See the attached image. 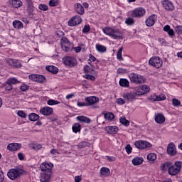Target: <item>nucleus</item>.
Listing matches in <instances>:
<instances>
[{
    "instance_id": "obj_1",
    "label": "nucleus",
    "mask_w": 182,
    "mask_h": 182,
    "mask_svg": "<svg viewBox=\"0 0 182 182\" xmlns=\"http://www.w3.org/2000/svg\"><path fill=\"white\" fill-rule=\"evenodd\" d=\"M40 168L41 170L40 181L50 182V177H52V168H53V164L43 162L40 166Z\"/></svg>"
},
{
    "instance_id": "obj_42",
    "label": "nucleus",
    "mask_w": 182,
    "mask_h": 182,
    "mask_svg": "<svg viewBox=\"0 0 182 182\" xmlns=\"http://www.w3.org/2000/svg\"><path fill=\"white\" fill-rule=\"evenodd\" d=\"M122 52H123V47H121V48L118 50V51H117V59L118 60H119V61L123 60V57L122 56Z\"/></svg>"
},
{
    "instance_id": "obj_7",
    "label": "nucleus",
    "mask_w": 182,
    "mask_h": 182,
    "mask_svg": "<svg viewBox=\"0 0 182 182\" xmlns=\"http://www.w3.org/2000/svg\"><path fill=\"white\" fill-rule=\"evenodd\" d=\"M63 63H64L67 68H75V66L77 65V60H76L75 57L66 56L63 58Z\"/></svg>"
},
{
    "instance_id": "obj_62",
    "label": "nucleus",
    "mask_w": 182,
    "mask_h": 182,
    "mask_svg": "<svg viewBox=\"0 0 182 182\" xmlns=\"http://www.w3.org/2000/svg\"><path fill=\"white\" fill-rule=\"evenodd\" d=\"M106 159L107 161H116V157L114 156H106Z\"/></svg>"
},
{
    "instance_id": "obj_41",
    "label": "nucleus",
    "mask_w": 182,
    "mask_h": 182,
    "mask_svg": "<svg viewBox=\"0 0 182 182\" xmlns=\"http://www.w3.org/2000/svg\"><path fill=\"white\" fill-rule=\"evenodd\" d=\"M6 83H8V85H16V83H19V81H18V80L15 77H11L9 79L7 80Z\"/></svg>"
},
{
    "instance_id": "obj_64",
    "label": "nucleus",
    "mask_w": 182,
    "mask_h": 182,
    "mask_svg": "<svg viewBox=\"0 0 182 182\" xmlns=\"http://www.w3.org/2000/svg\"><path fill=\"white\" fill-rule=\"evenodd\" d=\"M5 180V174L2 172V171H0V182H4Z\"/></svg>"
},
{
    "instance_id": "obj_24",
    "label": "nucleus",
    "mask_w": 182,
    "mask_h": 182,
    "mask_svg": "<svg viewBox=\"0 0 182 182\" xmlns=\"http://www.w3.org/2000/svg\"><path fill=\"white\" fill-rule=\"evenodd\" d=\"M46 69L48 72H50V73H53V75H56V73L59 72V69L55 65H47Z\"/></svg>"
},
{
    "instance_id": "obj_6",
    "label": "nucleus",
    "mask_w": 182,
    "mask_h": 182,
    "mask_svg": "<svg viewBox=\"0 0 182 182\" xmlns=\"http://www.w3.org/2000/svg\"><path fill=\"white\" fill-rule=\"evenodd\" d=\"M146 15V9L143 7H138L131 11L132 18L139 19Z\"/></svg>"
},
{
    "instance_id": "obj_38",
    "label": "nucleus",
    "mask_w": 182,
    "mask_h": 182,
    "mask_svg": "<svg viewBox=\"0 0 182 182\" xmlns=\"http://www.w3.org/2000/svg\"><path fill=\"white\" fill-rule=\"evenodd\" d=\"M119 122L120 124L125 126V127L130 126V121L127 120L125 117H121L119 118Z\"/></svg>"
},
{
    "instance_id": "obj_19",
    "label": "nucleus",
    "mask_w": 182,
    "mask_h": 182,
    "mask_svg": "<svg viewBox=\"0 0 182 182\" xmlns=\"http://www.w3.org/2000/svg\"><path fill=\"white\" fill-rule=\"evenodd\" d=\"M7 63L8 65H9V66H11V68H21L22 64L21 63V62H19V60H15V59H9L7 60Z\"/></svg>"
},
{
    "instance_id": "obj_44",
    "label": "nucleus",
    "mask_w": 182,
    "mask_h": 182,
    "mask_svg": "<svg viewBox=\"0 0 182 182\" xmlns=\"http://www.w3.org/2000/svg\"><path fill=\"white\" fill-rule=\"evenodd\" d=\"M60 103V102L55 100H48L47 102V105H48V106H55L56 105H59Z\"/></svg>"
},
{
    "instance_id": "obj_28",
    "label": "nucleus",
    "mask_w": 182,
    "mask_h": 182,
    "mask_svg": "<svg viewBox=\"0 0 182 182\" xmlns=\"http://www.w3.org/2000/svg\"><path fill=\"white\" fill-rule=\"evenodd\" d=\"M77 120L80 122V123H90V118L85 116H78L77 117Z\"/></svg>"
},
{
    "instance_id": "obj_18",
    "label": "nucleus",
    "mask_w": 182,
    "mask_h": 182,
    "mask_svg": "<svg viewBox=\"0 0 182 182\" xmlns=\"http://www.w3.org/2000/svg\"><path fill=\"white\" fill-rule=\"evenodd\" d=\"M74 11L78 15H85V8L80 4V3H76L74 4Z\"/></svg>"
},
{
    "instance_id": "obj_47",
    "label": "nucleus",
    "mask_w": 182,
    "mask_h": 182,
    "mask_svg": "<svg viewBox=\"0 0 182 182\" xmlns=\"http://www.w3.org/2000/svg\"><path fill=\"white\" fill-rule=\"evenodd\" d=\"M38 9H40V11H46L48 9H49V6L45 4H41L38 5Z\"/></svg>"
},
{
    "instance_id": "obj_54",
    "label": "nucleus",
    "mask_w": 182,
    "mask_h": 182,
    "mask_svg": "<svg viewBox=\"0 0 182 182\" xmlns=\"http://www.w3.org/2000/svg\"><path fill=\"white\" fill-rule=\"evenodd\" d=\"M125 150L127 154H132V151H133V148H132V146H130V144H127L125 147Z\"/></svg>"
},
{
    "instance_id": "obj_14",
    "label": "nucleus",
    "mask_w": 182,
    "mask_h": 182,
    "mask_svg": "<svg viewBox=\"0 0 182 182\" xmlns=\"http://www.w3.org/2000/svg\"><path fill=\"white\" fill-rule=\"evenodd\" d=\"M156 22H157V16L156 14L149 16L145 21V23L149 28L154 26Z\"/></svg>"
},
{
    "instance_id": "obj_10",
    "label": "nucleus",
    "mask_w": 182,
    "mask_h": 182,
    "mask_svg": "<svg viewBox=\"0 0 182 182\" xmlns=\"http://www.w3.org/2000/svg\"><path fill=\"white\" fill-rule=\"evenodd\" d=\"M60 46L61 49L64 52H69L70 50H71V49L73 48V47H72V43L69 42V40L67 38H61Z\"/></svg>"
},
{
    "instance_id": "obj_25",
    "label": "nucleus",
    "mask_w": 182,
    "mask_h": 182,
    "mask_svg": "<svg viewBox=\"0 0 182 182\" xmlns=\"http://www.w3.org/2000/svg\"><path fill=\"white\" fill-rule=\"evenodd\" d=\"M164 32H167L170 38H174V30H173V28H171L169 25H166L164 27Z\"/></svg>"
},
{
    "instance_id": "obj_29",
    "label": "nucleus",
    "mask_w": 182,
    "mask_h": 182,
    "mask_svg": "<svg viewBox=\"0 0 182 182\" xmlns=\"http://www.w3.org/2000/svg\"><path fill=\"white\" fill-rule=\"evenodd\" d=\"M95 48H96V50L100 53H105V52L107 50V48H106V46L101 44H96Z\"/></svg>"
},
{
    "instance_id": "obj_31",
    "label": "nucleus",
    "mask_w": 182,
    "mask_h": 182,
    "mask_svg": "<svg viewBox=\"0 0 182 182\" xmlns=\"http://www.w3.org/2000/svg\"><path fill=\"white\" fill-rule=\"evenodd\" d=\"M141 92L139 95H140L141 96L142 95H146V93H149V92H150V87L147 85H143L141 87Z\"/></svg>"
},
{
    "instance_id": "obj_48",
    "label": "nucleus",
    "mask_w": 182,
    "mask_h": 182,
    "mask_svg": "<svg viewBox=\"0 0 182 182\" xmlns=\"http://www.w3.org/2000/svg\"><path fill=\"white\" fill-rule=\"evenodd\" d=\"M46 79L45 76L37 74V82H38V83H43Z\"/></svg>"
},
{
    "instance_id": "obj_36",
    "label": "nucleus",
    "mask_w": 182,
    "mask_h": 182,
    "mask_svg": "<svg viewBox=\"0 0 182 182\" xmlns=\"http://www.w3.org/2000/svg\"><path fill=\"white\" fill-rule=\"evenodd\" d=\"M39 114H36V113H31L28 115V119L31 122H36L37 120H39Z\"/></svg>"
},
{
    "instance_id": "obj_51",
    "label": "nucleus",
    "mask_w": 182,
    "mask_h": 182,
    "mask_svg": "<svg viewBox=\"0 0 182 182\" xmlns=\"http://www.w3.org/2000/svg\"><path fill=\"white\" fill-rule=\"evenodd\" d=\"M28 79L30 80H33V82H37L38 80V74H31L28 76Z\"/></svg>"
},
{
    "instance_id": "obj_26",
    "label": "nucleus",
    "mask_w": 182,
    "mask_h": 182,
    "mask_svg": "<svg viewBox=\"0 0 182 182\" xmlns=\"http://www.w3.org/2000/svg\"><path fill=\"white\" fill-rule=\"evenodd\" d=\"M119 85L121 87H129L130 86V82L126 78H121L119 81Z\"/></svg>"
},
{
    "instance_id": "obj_3",
    "label": "nucleus",
    "mask_w": 182,
    "mask_h": 182,
    "mask_svg": "<svg viewBox=\"0 0 182 182\" xmlns=\"http://www.w3.org/2000/svg\"><path fill=\"white\" fill-rule=\"evenodd\" d=\"M26 171L22 168H11L7 172V176L10 180L14 181L25 174Z\"/></svg>"
},
{
    "instance_id": "obj_20",
    "label": "nucleus",
    "mask_w": 182,
    "mask_h": 182,
    "mask_svg": "<svg viewBox=\"0 0 182 182\" xmlns=\"http://www.w3.org/2000/svg\"><path fill=\"white\" fill-rule=\"evenodd\" d=\"M105 131L108 134H117L119 132V127L117 126H108L105 127Z\"/></svg>"
},
{
    "instance_id": "obj_60",
    "label": "nucleus",
    "mask_w": 182,
    "mask_h": 182,
    "mask_svg": "<svg viewBox=\"0 0 182 182\" xmlns=\"http://www.w3.org/2000/svg\"><path fill=\"white\" fill-rule=\"evenodd\" d=\"M5 87L6 90H8L9 92H11V90H12V89L14 88L13 85H11V84H8L6 82Z\"/></svg>"
},
{
    "instance_id": "obj_43",
    "label": "nucleus",
    "mask_w": 182,
    "mask_h": 182,
    "mask_svg": "<svg viewBox=\"0 0 182 182\" xmlns=\"http://www.w3.org/2000/svg\"><path fill=\"white\" fill-rule=\"evenodd\" d=\"M29 85L25 82H23L21 85H20V90H21V92H26V90H29Z\"/></svg>"
},
{
    "instance_id": "obj_4",
    "label": "nucleus",
    "mask_w": 182,
    "mask_h": 182,
    "mask_svg": "<svg viewBox=\"0 0 182 182\" xmlns=\"http://www.w3.org/2000/svg\"><path fill=\"white\" fill-rule=\"evenodd\" d=\"M129 79L131 83H134V85H141L145 82L144 77L141 75L140 74H137L135 73H131L129 74Z\"/></svg>"
},
{
    "instance_id": "obj_61",
    "label": "nucleus",
    "mask_w": 182,
    "mask_h": 182,
    "mask_svg": "<svg viewBox=\"0 0 182 182\" xmlns=\"http://www.w3.org/2000/svg\"><path fill=\"white\" fill-rule=\"evenodd\" d=\"M175 31L177 32V33H182V26H176Z\"/></svg>"
},
{
    "instance_id": "obj_5",
    "label": "nucleus",
    "mask_w": 182,
    "mask_h": 182,
    "mask_svg": "<svg viewBox=\"0 0 182 182\" xmlns=\"http://www.w3.org/2000/svg\"><path fill=\"white\" fill-rule=\"evenodd\" d=\"M182 162L180 161H176L173 165H171L168 170V174L170 176H177L178 173L181 171Z\"/></svg>"
},
{
    "instance_id": "obj_37",
    "label": "nucleus",
    "mask_w": 182,
    "mask_h": 182,
    "mask_svg": "<svg viewBox=\"0 0 182 182\" xmlns=\"http://www.w3.org/2000/svg\"><path fill=\"white\" fill-rule=\"evenodd\" d=\"M13 26L16 29H22L23 28V23H22L20 21L15 20L13 22Z\"/></svg>"
},
{
    "instance_id": "obj_33",
    "label": "nucleus",
    "mask_w": 182,
    "mask_h": 182,
    "mask_svg": "<svg viewBox=\"0 0 182 182\" xmlns=\"http://www.w3.org/2000/svg\"><path fill=\"white\" fill-rule=\"evenodd\" d=\"M151 100L152 102H161V100H166V96L154 95L151 97Z\"/></svg>"
},
{
    "instance_id": "obj_22",
    "label": "nucleus",
    "mask_w": 182,
    "mask_h": 182,
    "mask_svg": "<svg viewBox=\"0 0 182 182\" xmlns=\"http://www.w3.org/2000/svg\"><path fill=\"white\" fill-rule=\"evenodd\" d=\"M22 147V144L18 143H11L7 146V149L9 151H16V150H19Z\"/></svg>"
},
{
    "instance_id": "obj_32",
    "label": "nucleus",
    "mask_w": 182,
    "mask_h": 182,
    "mask_svg": "<svg viewBox=\"0 0 182 182\" xmlns=\"http://www.w3.org/2000/svg\"><path fill=\"white\" fill-rule=\"evenodd\" d=\"M135 21L133 18V17H127L125 19L124 23L127 26H133V25H134L135 23Z\"/></svg>"
},
{
    "instance_id": "obj_50",
    "label": "nucleus",
    "mask_w": 182,
    "mask_h": 182,
    "mask_svg": "<svg viewBox=\"0 0 182 182\" xmlns=\"http://www.w3.org/2000/svg\"><path fill=\"white\" fill-rule=\"evenodd\" d=\"M17 114L19 116V117H22V119H26V113H25V112L23 110L18 111Z\"/></svg>"
},
{
    "instance_id": "obj_21",
    "label": "nucleus",
    "mask_w": 182,
    "mask_h": 182,
    "mask_svg": "<svg viewBox=\"0 0 182 182\" xmlns=\"http://www.w3.org/2000/svg\"><path fill=\"white\" fill-rule=\"evenodd\" d=\"M9 4L11 8L16 9L21 8L23 5V3L21 0H9Z\"/></svg>"
},
{
    "instance_id": "obj_59",
    "label": "nucleus",
    "mask_w": 182,
    "mask_h": 182,
    "mask_svg": "<svg viewBox=\"0 0 182 182\" xmlns=\"http://www.w3.org/2000/svg\"><path fill=\"white\" fill-rule=\"evenodd\" d=\"M77 105L78 106V107H87V102H78L77 103Z\"/></svg>"
},
{
    "instance_id": "obj_63",
    "label": "nucleus",
    "mask_w": 182,
    "mask_h": 182,
    "mask_svg": "<svg viewBox=\"0 0 182 182\" xmlns=\"http://www.w3.org/2000/svg\"><path fill=\"white\" fill-rule=\"evenodd\" d=\"M26 6H31L33 5V0H25Z\"/></svg>"
},
{
    "instance_id": "obj_11",
    "label": "nucleus",
    "mask_w": 182,
    "mask_h": 182,
    "mask_svg": "<svg viewBox=\"0 0 182 182\" xmlns=\"http://www.w3.org/2000/svg\"><path fill=\"white\" fill-rule=\"evenodd\" d=\"M80 23H82V17L78 15L72 17L68 21V26H76V25H80Z\"/></svg>"
},
{
    "instance_id": "obj_13",
    "label": "nucleus",
    "mask_w": 182,
    "mask_h": 182,
    "mask_svg": "<svg viewBox=\"0 0 182 182\" xmlns=\"http://www.w3.org/2000/svg\"><path fill=\"white\" fill-rule=\"evenodd\" d=\"M136 96H137V93L132 92H127L123 95V97L124 100H127L128 103L129 102L132 103V102H134V100H136Z\"/></svg>"
},
{
    "instance_id": "obj_23",
    "label": "nucleus",
    "mask_w": 182,
    "mask_h": 182,
    "mask_svg": "<svg viewBox=\"0 0 182 182\" xmlns=\"http://www.w3.org/2000/svg\"><path fill=\"white\" fill-rule=\"evenodd\" d=\"M155 122L159 124H163V123L166 122V118L163 114L158 113L156 115H155Z\"/></svg>"
},
{
    "instance_id": "obj_45",
    "label": "nucleus",
    "mask_w": 182,
    "mask_h": 182,
    "mask_svg": "<svg viewBox=\"0 0 182 182\" xmlns=\"http://www.w3.org/2000/svg\"><path fill=\"white\" fill-rule=\"evenodd\" d=\"M172 105L174 107H178V106H181V102L176 98H173L172 99Z\"/></svg>"
},
{
    "instance_id": "obj_58",
    "label": "nucleus",
    "mask_w": 182,
    "mask_h": 182,
    "mask_svg": "<svg viewBox=\"0 0 182 182\" xmlns=\"http://www.w3.org/2000/svg\"><path fill=\"white\" fill-rule=\"evenodd\" d=\"M117 73H120L121 75H124V73H127V70L120 68L117 69Z\"/></svg>"
},
{
    "instance_id": "obj_17",
    "label": "nucleus",
    "mask_w": 182,
    "mask_h": 182,
    "mask_svg": "<svg viewBox=\"0 0 182 182\" xmlns=\"http://www.w3.org/2000/svg\"><path fill=\"white\" fill-rule=\"evenodd\" d=\"M85 102H86L87 107L93 106L99 102V97L95 96L87 97L85 98Z\"/></svg>"
},
{
    "instance_id": "obj_57",
    "label": "nucleus",
    "mask_w": 182,
    "mask_h": 182,
    "mask_svg": "<svg viewBox=\"0 0 182 182\" xmlns=\"http://www.w3.org/2000/svg\"><path fill=\"white\" fill-rule=\"evenodd\" d=\"M33 150H41L42 149V144H34L33 146Z\"/></svg>"
},
{
    "instance_id": "obj_53",
    "label": "nucleus",
    "mask_w": 182,
    "mask_h": 182,
    "mask_svg": "<svg viewBox=\"0 0 182 182\" xmlns=\"http://www.w3.org/2000/svg\"><path fill=\"white\" fill-rule=\"evenodd\" d=\"M90 32V26L85 25L82 28V33H89Z\"/></svg>"
},
{
    "instance_id": "obj_49",
    "label": "nucleus",
    "mask_w": 182,
    "mask_h": 182,
    "mask_svg": "<svg viewBox=\"0 0 182 182\" xmlns=\"http://www.w3.org/2000/svg\"><path fill=\"white\" fill-rule=\"evenodd\" d=\"M27 13H28V16L29 18H31V19H33L34 16H35V9H32V10H26Z\"/></svg>"
},
{
    "instance_id": "obj_9",
    "label": "nucleus",
    "mask_w": 182,
    "mask_h": 182,
    "mask_svg": "<svg viewBox=\"0 0 182 182\" xmlns=\"http://www.w3.org/2000/svg\"><path fill=\"white\" fill-rule=\"evenodd\" d=\"M134 146L136 149H139V150H144V149H150L151 147H153V145L150 142L143 140L136 141L134 142Z\"/></svg>"
},
{
    "instance_id": "obj_8",
    "label": "nucleus",
    "mask_w": 182,
    "mask_h": 182,
    "mask_svg": "<svg viewBox=\"0 0 182 182\" xmlns=\"http://www.w3.org/2000/svg\"><path fill=\"white\" fill-rule=\"evenodd\" d=\"M149 63L151 66L156 69H160V68L163 66V59L160 58L159 56H154L149 59Z\"/></svg>"
},
{
    "instance_id": "obj_55",
    "label": "nucleus",
    "mask_w": 182,
    "mask_h": 182,
    "mask_svg": "<svg viewBox=\"0 0 182 182\" xmlns=\"http://www.w3.org/2000/svg\"><path fill=\"white\" fill-rule=\"evenodd\" d=\"M77 146H78V147L80 149H85V147H87V142H86V141H81V142H80L78 144Z\"/></svg>"
},
{
    "instance_id": "obj_2",
    "label": "nucleus",
    "mask_w": 182,
    "mask_h": 182,
    "mask_svg": "<svg viewBox=\"0 0 182 182\" xmlns=\"http://www.w3.org/2000/svg\"><path fill=\"white\" fill-rule=\"evenodd\" d=\"M102 32L105 35L109 36L112 39L122 40L123 39V31L114 27L102 28Z\"/></svg>"
},
{
    "instance_id": "obj_27",
    "label": "nucleus",
    "mask_w": 182,
    "mask_h": 182,
    "mask_svg": "<svg viewBox=\"0 0 182 182\" xmlns=\"http://www.w3.org/2000/svg\"><path fill=\"white\" fill-rule=\"evenodd\" d=\"M143 161H144L143 157H135L132 159V163L134 166H140V164H143Z\"/></svg>"
},
{
    "instance_id": "obj_56",
    "label": "nucleus",
    "mask_w": 182,
    "mask_h": 182,
    "mask_svg": "<svg viewBox=\"0 0 182 182\" xmlns=\"http://www.w3.org/2000/svg\"><path fill=\"white\" fill-rule=\"evenodd\" d=\"M117 105H125L126 104V100H124L123 98H118L117 100Z\"/></svg>"
},
{
    "instance_id": "obj_12",
    "label": "nucleus",
    "mask_w": 182,
    "mask_h": 182,
    "mask_svg": "<svg viewBox=\"0 0 182 182\" xmlns=\"http://www.w3.org/2000/svg\"><path fill=\"white\" fill-rule=\"evenodd\" d=\"M162 6L166 11H168V12L174 11L175 9L174 4H173V2H171L170 0L162 1Z\"/></svg>"
},
{
    "instance_id": "obj_34",
    "label": "nucleus",
    "mask_w": 182,
    "mask_h": 182,
    "mask_svg": "<svg viewBox=\"0 0 182 182\" xmlns=\"http://www.w3.org/2000/svg\"><path fill=\"white\" fill-rule=\"evenodd\" d=\"M170 167H171V163L166 161L161 165V170L162 171H166V170H170Z\"/></svg>"
},
{
    "instance_id": "obj_40",
    "label": "nucleus",
    "mask_w": 182,
    "mask_h": 182,
    "mask_svg": "<svg viewBox=\"0 0 182 182\" xmlns=\"http://www.w3.org/2000/svg\"><path fill=\"white\" fill-rule=\"evenodd\" d=\"M100 174L101 176H107L110 174V169H109V168L102 167L100 168Z\"/></svg>"
},
{
    "instance_id": "obj_39",
    "label": "nucleus",
    "mask_w": 182,
    "mask_h": 182,
    "mask_svg": "<svg viewBox=\"0 0 182 182\" xmlns=\"http://www.w3.org/2000/svg\"><path fill=\"white\" fill-rule=\"evenodd\" d=\"M104 117L105 120H109L111 122V120L114 119V114L112 112L104 113Z\"/></svg>"
},
{
    "instance_id": "obj_16",
    "label": "nucleus",
    "mask_w": 182,
    "mask_h": 182,
    "mask_svg": "<svg viewBox=\"0 0 182 182\" xmlns=\"http://www.w3.org/2000/svg\"><path fill=\"white\" fill-rule=\"evenodd\" d=\"M167 154L168 156H176L177 154V149L174 143L171 142L167 146Z\"/></svg>"
},
{
    "instance_id": "obj_35",
    "label": "nucleus",
    "mask_w": 182,
    "mask_h": 182,
    "mask_svg": "<svg viewBox=\"0 0 182 182\" xmlns=\"http://www.w3.org/2000/svg\"><path fill=\"white\" fill-rule=\"evenodd\" d=\"M157 159V155L154 153H150L147 155V160L149 163H153L154 161H156Z\"/></svg>"
},
{
    "instance_id": "obj_52",
    "label": "nucleus",
    "mask_w": 182,
    "mask_h": 182,
    "mask_svg": "<svg viewBox=\"0 0 182 182\" xmlns=\"http://www.w3.org/2000/svg\"><path fill=\"white\" fill-rule=\"evenodd\" d=\"M84 77H85V79H87V80H92V81L96 80V77H95V76L90 75H89V74H85V75H84Z\"/></svg>"
},
{
    "instance_id": "obj_15",
    "label": "nucleus",
    "mask_w": 182,
    "mask_h": 182,
    "mask_svg": "<svg viewBox=\"0 0 182 182\" xmlns=\"http://www.w3.org/2000/svg\"><path fill=\"white\" fill-rule=\"evenodd\" d=\"M40 113L43 116H51V114H53V108L48 106L41 107Z\"/></svg>"
},
{
    "instance_id": "obj_30",
    "label": "nucleus",
    "mask_w": 182,
    "mask_h": 182,
    "mask_svg": "<svg viewBox=\"0 0 182 182\" xmlns=\"http://www.w3.org/2000/svg\"><path fill=\"white\" fill-rule=\"evenodd\" d=\"M72 130L73 133H79L82 130V125L79 123H75L73 124Z\"/></svg>"
},
{
    "instance_id": "obj_46",
    "label": "nucleus",
    "mask_w": 182,
    "mask_h": 182,
    "mask_svg": "<svg viewBox=\"0 0 182 182\" xmlns=\"http://www.w3.org/2000/svg\"><path fill=\"white\" fill-rule=\"evenodd\" d=\"M49 6H58L59 5V0H50L48 3Z\"/></svg>"
}]
</instances>
